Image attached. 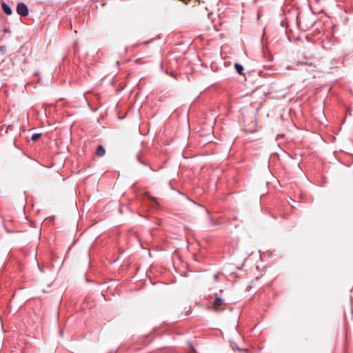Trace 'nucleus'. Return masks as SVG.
I'll list each match as a JSON object with an SVG mask.
<instances>
[{
  "instance_id": "1",
  "label": "nucleus",
  "mask_w": 353,
  "mask_h": 353,
  "mask_svg": "<svg viewBox=\"0 0 353 353\" xmlns=\"http://www.w3.org/2000/svg\"><path fill=\"white\" fill-rule=\"evenodd\" d=\"M225 303L224 302V300L222 299L221 297L216 296L212 303L213 309L216 312H221L224 310V307H222V306L225 305Z\"/></svg>"
},
{
  "instance_id": "2",
  "label": "nucleus",
  "mask_w": 353,
  "mask_h": 353,
  "mask_svg": "<svg viewBox=\"0 0 353 353\" xmlns=\"http://www.w3.org/2000/svg\"><path fill=\"white\" fill-rule=\"evenodd\" d=\"M17 12L22 17H26L29 12L28 8L24 3L20 2L17 4Z\"/></svg>"
},
{
  "instance_id": "3",
  "label": "nucleus",
  "mask_w": 353,
  "mask_h": 353,
  "mask_svg": "<svg viewBox=\"0 0 353 353\" xmlns=\"http://www.w3.org/2000/svg\"><path fill=\"white\" fill-rule=\"evenodd\" d=\"M25 54H22L21 58H19L17 55L12 56L10 59L13 64L24 63L26 62Z\"/></svg>"
},
{
  "instance_id": "4",
  "label": "nucleus",
  "mask_w": 353,
  "mask_h": 353,
  "mask_svg": "<svg viewBox=\"0 0 353 353\" xmlns=\"http://www.w3.org/2000/svg\"><path fill=\"white\" fill-rule=\"evenodd\" d=\"M95 154L99 157H102L105 154V150L102 145H99L96 149Z\"/></svg>"
},
{
  "instance_id": "5",
  "label": "nucleus",
  "mask_w": 353,
  "mask_h": 353,
  "mask_svg": "<svg viewBox=\"0 0 353 353\" xmlns=\"http://www.w3.org/2000/svg\"><path fill=\"white\" fill-rule=\"evenodd\" d=\"M2 10L3 11L8 15H10L12 14V10L11 7L6 3L3 2L2 3Z\"/></svg>"
},
{
  "instance_id": "6",
  "label": "nucleus",
  "mask_w": 353,
  "mask_h": 353,
  "mask_svg": "<svg viewBox=\"0 0 353 353\" xmlns=\"http://www.w3.org/2000/svg\"><path fill=\"white\" fill-rule=\"evenodd\" d=\"M234 68L238 74H241V75L244 74H243L244 68L241 64L236 63L234 64Z\"/></svg>"
},
{
  "instance_id": "7",
  "label": "nucleus",
  "mask_w": 353,
  "mask_h": 353,
  "mask_svg": "<svg viewBox=\"0 0 353 353\" xmlns=\"http://www.w3.org/2000/svg\"><path fill=\"white\" fill-rule=\"evenodd\" d=\"M137 160L141 163V164H143V165H146V163L143 160V156L142 154H141V152L138 153L137 154Z\"/></svg>"
},
{
  "instance_id": "8",
  "label": "nucleus",
  "mask_w": 353,
  "mask_h": 353,
  "mask_svg": "<svg viewBox=\"0 0 353 353\" xmlns=\"http://www.w3.org/2000/svg\"><path fill=\"white\" fill-rule=\"evenodd\" d=\"M41 137V133L33 134L31 137V140L33 141H37Z\"/></svg>"
},
{
  "instance_id": "9",
  "label": "nucleus",
  "mask_w": 353,
  "mask_h": 353,
  "mask_svg": "<svg viewBox=\"0 0 353 353\" xmlns=\"http://www.w3.org/2000/svg\"><path fill=\"white\" fill-rule=\"evenodd\" d=\"M191 350L192 351V353H196V350L192 346H191Z\"/></svg>"
},
{
  "instance_id": "10",
  "label": "nucleus",
  "mask_w": 353,
  "mask_h": 353,
  "mask_svg": "<svg viewBox=\"0 0 353 353\" xmlns=\"http://www.w3.org/2000/svg\"><path fill=\"white\" fill-rule=\"evenodd\" d=\"M151 199H152V201H154L157 202V199H156L155 198H153V197H152V198H151Z\"/></svg>"
},
{
  "instance_id": "11",
  "label": "nucleus",
  "mask_w": 353,
  "mask_h": 353,
  "mask_svg": "<svg viewBox=\"0 0 353 353\" xmlns=\"http://www.w3.org/2000/svg\"><path fill=\"white\" fill-rule=\"evenodd\" d=\"M310 66H313V64L312 63H308Z\"/></svg>"
}]
</instances>
